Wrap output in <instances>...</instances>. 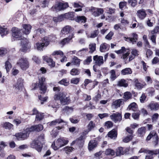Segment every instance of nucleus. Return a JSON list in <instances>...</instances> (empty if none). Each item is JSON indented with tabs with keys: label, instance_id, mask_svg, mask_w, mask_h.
<instances>
[{
	"label": "nucleus",
	"instance_id": "20",
	"mask_svg": "<svg viewBox=\"0 0 159 159\" xmlns=\"http://www.w3.org/2000/svg\"><path fill=\"white\" fill-rule=\"evenodd\" d=\"M66 96V93L63 92H60L57 94H55L54 96V99L55 100H59L61 101Z\"/></svg>",
	"mask_w": 159,
	"mask_h": 159
},
{
	"label": "nucleus",
	"instance_id": "56",
	"mask_svg": "<svg viewBox=\"0 0 159 159\" xmlns=\"http://www.w3.org/2000/svg\"><path fill=\"white\" fill-rule=\"evenodd\" d=\"M103 152L102 151H100L96 153L95 154V157L97 159H100L102 157V153Z\"/></svg>",
	"mask_w": 159,
	"mask_h": 159
},
{
	"label": "nucleus",
	"instance_id": "53",
	"mask_svg": "<svg viewBox=\"0 0 159 159\" xmlns=\"http://www.w3.org/2000/svg\"><path fill=\"white\" fill-rule=\"evenodd\" d=\"M89 49H90L89 52L93 53L96 49V44L95 43H93L89 45Z\"/></svg>",
	"mask_w": 159,
	"mask_h": 159
},
{
	"label": "nucleus",
	"instance_id": "26",
	"mask_svg": "<svg viewBox=\"0 0 159 159\" xmlns=\"http://www.w3.org/2000/svg\"><path fill=\"white\" fill-rule=\"evenodd\" d=\"M128 84L127 81L124 79L119 80L117 82V85L120 87H126L128 86Z\"/></svg>",
	"mask_w": 159,
	"mask_h": 159
},
{
	"label": "nucleus",
	"instance_id": "42",
	"mask_svg": "<svg viewBox=\"0 0 159 159\" xmlns=\"http://www.w3.org/2000/svg\"><path fill=\"white\" fill-rule=\"evenodd\" d=\"M156 33H152V30L151 31L150 39L154 45H156Z\"/></svg>",
	"mask_w": 159,
	"mask_h": 159
},
{
	"label": "nucleus",
	"instance_id": "60",
	"mask_svg": "<svg viewBox=\"0 0 159 159\" xmlns=\"http://www.w3.org/2000/svg\"><path fill=\"white\" fill-rule=\"evenodd\" d=\"M133 138L132 135H129L125 137L123 139V141L125 143H128L129 141Z\"/></svg>",
	"mask_w": 159,
	"mask_h": 159
},
{
	"label": "nucleus",
	"instance_id": "14",
	"mask_svg": "<svg viewBox=\"0 0 159 159\" xmlns=\"http://www.w3.org/2000/svg\"><path fill=\"white\" fill-rule=\"evenodd\" d=\"M111 119L115 122L120 121L122 119V116L119 113L113 114L110 116Z\"/></svg>",
	"mask_w": 159,
	"mask_h": 159
},
{
	"label": "nucleus",
	"instance_id": "48",
	"mask_svg": "<svg viewBox=\"0 0 159 159\" xmlns=\"http://www.w3.org/2000/svg\"><path fill=\"white\" fill-rule=\"evenodd\" d=\"M110 73L111 80L112 81L114 80L116 78L115 71L114 70H112L110 71Z\"/></svg>",
	"mask_w": 159,
	"mask_h": 159
},
{
	"label": "nucleus",
	"instance_id": "9",
	"mask_svg": "<svg viewBox=\"0 0 159 159\" xmlns=\"http://www.w3.org/2000/svg\"><path fill=\"white\" fill-rule=\"evenodd\" d=\"M92 14L94 16H98L104 12L102 8L92 7L90 10Z\"/></svg>",
	"mask_w": 159,
	"mask_h": 159
},
{
	"label": "nucleus",
	"instance_id": "23",
	"mask_svg": "<svg viewBox=\"0 0 159 159\" xmlns=\"http://www.w3.org/2000/svg\"><path fill=\"white\" fill-rule=\"evenodd\" d=\"M110 46L108 44L104 43L102 44L100 47V50L101 52H104L108 51L109 48Z\"/></svg>",
	"mask_w": 159,
	"mask_h": 159
},
{
	"label": "nucleus",
	"instance_id": "34",
	"mask_svg": "<svg viewBox=\"0 0 159 159\" xmlns=\"http://www.w3.org/2000/svg\"><path fill=\"white\" fill-rule=\"evenodd\" d=\"M99 33V32L98 30H95L91 32L90 34V36L88 35L87 33H86V34L87 35V37L88 38H94L98 36Z\"/></svg>",
	"mask_w": 159,
	"mask_h": 159
},
{
	"label": "nucleus",
	"instance_id": "10",
	"mask_svg": "<svg viewBox=\"0 0 159 159\" xmlns=\"http://www.w3.org/2000/svg\"><path fill=\"white\" fill-rule=\"evenodd\" d=\"M93 60L95 62L96 65L99 66L103 64L104 61L102 56H98L97 55L93 57Z\"/></svg>",
	"mask_w": 159,
	"mask_h": 159
},
{
	"label": "nucleus",
	"instance_id": "52",
	"mask_svg": "<svg viewBox=\"0 0 159 159\" xmlns=\"http://www.w3.org/2000/svg\"><path fill=\"white\" fill-rule=\"evenodd\" d=\"M44 118L43 114L39 113L38 115L36 116L35 120L37 121H40L42 120Z\"/></svg>",
	"mask_w": 159,
	"mask_h": 159
},
{
	"label": "nucleus",
	"instance_id": "54",
	"mask_svg": "<svg viewBox=\"0 0 159 159\" xmlns=\"http://www.w3.org/2000/svg\"><path fill=\"white\" fill-rule=\"evenodd\" d=\"M80 72L79 70L77 69H73L70 71V74L73 75H78L80 74Z\"/></svg>",
	"mask_w": 159,
	"mask_h": 159
},
{
	"label": "nucleus",
	"instance_id": "16",
	"mask_svg": "<svg viewBox=\"0 0 159 159\" xmlns=\"http://www.w3.org/2000/svg\"><path fill=\"white\" fill-rule=\"evenodd\" d=\"M24 80L21 78H19L16 83L14 85L15 89L19 90L23 86Z\"/></svg>",
	"mask_w": 159,
	"mask_h": 159
},
{
	"label": "nucleus",
	"instance_id": "35",
	"mask_svg": "<svg viewBox=\"0 0 159 159\" xmlns=\"http://www.w3.org/2000/svg\"><path fill=\"white\" fill-rule=\"evenodd\" d=\"M64 16V14L59 16L57 17H54L53 20L55 22L61 21L65 19Z\"/></svg>",
	"mask_w": 159,
	"mask_h": 159
},
{
	"label": "nucleus",
	"instance_id": "11",
	"mask_svg": "<svg viewBox=\"0 0 159 159\" xmlns=\"http://www.w3.org/2000/svg\"><path fill=\"white\" fill-rule=\"evenodd\" d=\"M21 44L22 46L20 50L23 52L26 51L28 49V40L25 38H21Z\"/></svg>",
	"mask_w": 159,
	"mask_h": 159
},
{
	"label": "nucleus",
	"instance_id": "64",
	"mask_svg": "<svg viewBox=\"0 0 159 159\" xmlns=\"http://www.w3.org/2000/svg\"><path fill=\"white\" fill-rule=\"evenodd\" d=\"M105 126L107 128L111 127L113 126V123L111 121H108L105 123Z\"/></svg>",
	"mask_w": 159,
	"mask_h": 159
},
{
	"label": "nucleus",
	"instance_id": "15",
	"mask_svg": "<svg viewBox=\"0 0 159 159\" xmlns=\"http://www.w3.org/2000/svg\"><path fill=\"white\" fill-rule=\"evenodd\" d=\"M133 38H130L128 37H125V39L126 41L129 42H131L133 44H134L138 40V35L135 33L132 34Z\"/></svg>",
	"mask_w": 159,
	"mask_h": 159
},
{
	"label": "nucleus",
	"instance_id": "31",
	"mask_svg": "<svg viewBox=\"0 0 159 159\" xmlns=\"http://www.w3.org/2000/svg\"><path fill=\"white\" fill-rule=\"evenodd\" d=\"M138 107L137 104L134 102L131 103L129 105L127 108L129 110H132L133 111H136Z\"/></svg>",
	"mask_w": 159,
	"mask_h": 159
},
{
	"label": "nucleus",
	"instance_id": "3",
	"mask_svg": "<svg viewBox=\"0 0 159 159\" xmlns=\"http://www.w3.org/2000/svg\"><path fill=\"white\" fill-rule=\"evenodd\" d=\"M138 55V51L136 49H133L131 52V54L128 52H126L123 55L122 58L125 60V61H127L125 63H127L132 60L135 56H137Z\"/></svg>",
	"mask_w": 159,
	"mask_h": 159
},
{
	"label": "nucleus",
	"instance_id": "40",
	"mask_svg": "<svg viewBox=\"0 0 159 159\" xmlns=\"http://www.w3.org/2000/svg\"><path fill=\"white\" fill-rule=\"evenodd\" d=\"M125 152L123 150V148L122 147L118 148L116 149V156H120L123 155Z\"/></svg>",
	"mask_w": 159,
	"mask_h": 159
},
{
	"label": "nucleus",
	"instance_id": "43",
	"mask_svg": "<svg viewBox=\"0 0 159 159\" xmlns=\"http://www.w3.org/2000/svg\"><path fill=\"white\" fill-rule=\"evenodd\" d=\"M76 21L79 23L85 22L86 21V18L84 16H78L76 19Z\"/></svg>",
	"mask_w": 159,
	"mask_h": 159
},
{
	"label": "nucleus",
	"instance_id": "27",
	"mask_svg": "<svg viewBox=\"0 0 159 159\" xmlns=\"http://www.w3.org/2000/svg\"><path fill=\"white\" fill-rule=\"evenodd\" d=\"M97 145V143L96 141L94 140H91L89 143L88 149L89 151H91L96 147Z\"/></svg>",
	"mask_w": 159,
	"mask_h": 159
},
{
	"label": "nucleus",
	"instance_id": "7",
	"mask_svg": "<svg viewBox=\"0 0 159 159\" xmlns=\"http://www.w3.org/2000/svg\"><path fill=\"white\" fill-rule=\"evenodd\" d=\"M41 43H37L36 44L37 49L39 50H43L44 47H46L49 43V40L47 37H45L42 40Z\"/></svg>",
	"mask_w": 159,
	"mask_h": 159
},
{
	"label": "nucleus",
	"instance_id": "51",
	"mask_svg": "<svg viewBox=\"0 0 159 159\" xmlns=\"http://www.w3.org/2000/svg\"><path fill=\"white\" fill-rule=\"evenodd\" d=\"M105 154L106 155H111L113 156L115 155V152L114 151L110 148L107 149L105 151Z\"/></svg>",
	"mask_w": 159,
	"mask_h": 159
},
{
	"label": "nucleus",
	"instance_id": "13",
	"mask_svg": "<svg viewBox=\"0 0 159 159\" xmlns=\"http://www.w3.org/2000/svg\"><path fill=\"white\" fill-rule=\"evenodd\" d=\"M136 14L138 17L141 20H143L147 15L145 10L143 9H141L138 10Z\"/></svg>",
	"mask_w": 159,
	"mask_h": 159
},
{
	"label": "nucleus",
	"instance_id": "44",
	"mask_svg": "<svg viewBox=\"0 0 159 159\" xmlns=\"http://www.w3.org/2000/svg\"><path fill=\"white\" fill-rule=\"evenodd\" d=\"M131 93L129 92H126L124 93L123 98L127 101L131 98L132 97Z\"/></svg>",
	"mask_w": 159,
	"mask_h": 159
},
{
	"label": "nucleus",
	"instance_id": "30",
	"mask_svg": "<svg viewBox=\"0 0 159 159\" xmlns=\"http://www.w3.org/2000/svg\"><path fill=\"white\" fill-rule=\"evenodd\" d=\"M2 127L6 129L10 130L13 129V125L9 122H5L2 124Z\"/></svg>",
	"mask_w": 159,
	"mask_h": 159
},
{
	"label": "nucleus",
	"instance_id": "57",
	"mask_svg": "<svg viewBox=\"0 0 159 159\" xmlns=\"http://www.w3.org/2000/svg\"><path fill=\"white\" fill-rule=\"evenodd\" d=\"M128 3L132 7H135L137 4L136 0H128Z\"/></svg>",
	"mask_w": 159,
	"mask_h": 159
},
{
	"label": "nucleus",
	"instance_id": "63",
	"mask_svg": "<svg viewBox=\"0 0 159 159\" xmlns=\"http://www.w3.org/2000/svg\"><path fill=\"white\" fill-rule=\"evenodd\" d=\"M125 52L126 49L124 47H122L120 49L115 51L118 54L123 53Z\"/></svg>",
	"mask_w": 159,
	"mask_h": 159
},
{
	"label": "nucleus",
	"instance_id": "55",
	"mask_svg": "<svg viewBox=\"0 0 159 159\" xmlns=\"http://www.w3.org/2000/svg\"><path fill=\"white\" fill-rule=\"evenodd\" d=\"M92 61L91 56L88 57L84 61V65H88Z\"/></svg>",
	"mask_w": 159,
	"mask_h": 159
},
{
	"label": "nucleus",
	"instance_id": "61",
	"mask_svg": "<svg viewBox=\"0 0 159 159\" xmlns=\"http://www.w3.org/2000/svg\"><path fill=\"white\" fill-rule=\"evenodd\" d=\"M114 34V33L110 31L105 37V38L108 40H110L112 39V37Z\"/></svg>",
	"mask_w": 159,
	"mask_h": 159
},
{
	"label": "nucleus",
	"instance_id": "41",
	"mask_svg": "<svg viewBox=\"0 0 159 159\" xmlns=\"http://www.w3.org/2000/svg\"><path fill=\"white\" fill-rule=\"evenodd\" d=\"M117 135V132L116 130H112V131L109 132L108 134V136L111 139L115 138L116 137Z\"/></svg>",
	"mask_w": 159,
	"mask_h": 159
},
{
	"label": "nucleus",
	"instance_id": "18",
	"mask_svg": "<svg viewBox=\"0 0 159 159\" xmlns=\"http://www.w3.org/2000/svg\"><path fill=\"white\" fill-rule=\"evenodd\" d=\"M29 129L30 132L33 131H39L43 130V126L41 124L35 125L32 126L30 128H29Z\"/></svg>",
	"mask_w": 159,
	"mask_h": 159
},
{
	"label": "nucleus",
	"instance_id": "62",
	"mask_svg": "<svg viewBox=\"0 0 159 159\" xmlns=\"http://www.w3.org/2000/svg\"><path fill=\"white\" fill-rule=\"evenodd\" d=\"M80 80L78 78H73L71 79L70 83L71 84H77L79 82Z\"/></svg>",
	"mask_w": 159,
	"mask_h": 159
},
{
	"label": "nucleus",
	"instance_id": "46",
	"mask_svg": "<svg viewBox=\"0 0 159 159\" xmlns=\"http://www.w3.org/2000/svg\"><path fill=\"white\" fill-rule=\"evenodd\" d=\"M63 150L66 154H69L74 150V148L72 147L67 146L65 147Z\"/></svg>",
	"mask_w": 159,
	"mask_h": 159
},
{
	"label": "nucleus",
	"instance_id": "22",
	"mask_svg": "<svg viewBox=\"0 0 159 159\" xmlns=\"http://www.w3.org/2000/svg\"><path fill=\"white\" fill-rule=\"evenodd\" d=\"M147 155L146 156L145 159H152L153 158V156L154 155H157L158 154L157 151H152L150 150H148L147 151Z\"/></svg>",
	"mask_w": 159,
	"mask_h": 159
},
{
	"label": "nucleus",
	"instance_id": "8",
	"mask_svg": "<svg viewBox=\"0 0 159 159\" xmlns=\"http://www.w3.org/2000/svg\"><path fill=\"white\" fill-rule=\"evenodd\" d=\"M45 78L44 77L39 79V87L41 93H44L47 90V88L45 84Z\"/></svg>",
	"mask_w": 159,
	"mask_h": 159
},
{
	"label": "nucleus",
	"instance_id": "21",
	"mask_svg": "<svg viewBox=\"0 0 159 159\" xmlns=\"http://www.w3.org/2000/svg\"><path fill=\"white\" fill-rule=\"evenodd\" d=\"M74 34L73 33L71 34L68 37L63 39L61 42V44L63 45H64L65 44L68 43L71 39L74 38Z\"/></svg>",
	"mask_w": 159,
	"mask_h": 159
},
{
	"label": "nucleus",
	"instance_id": "36",
	"mask_svg": "<svg viewBox=\"0 0 159 159\" xmlns=\"http://www.w3.org/2000/svg\"><path fill=\"white\" fill-rule=\"evenodd\" d=\"M146 132V128L145 127H141L138 129V133L139 136H143Z\"/></svg>",
	"mask_w": 159,
	"mask_h": 159
},
{
	"label": "nucleus",
	"instance_id": "59",
	"mask_svg": "<svg viewBox=\"0 0 159 159\" xmlns=\"http://www.w3.org/2000/svg\"><path fill=\"white\" fill-rule=\"evenodd\" d=\"M59 83L65 86L68 85L69 84V82L67 81L66 79H63L59 82Z\"/></svg>",
	"mask_w": 159,
	"mask_h": 159
},
{
	"label": "nucleus",
	"instance_id": "1",
	"mask_svg": "<svg viewBox=\"0 0 159 159\" xmlns=\"http://www.w3.org/2000/svg\"><path fill=\"white\" fill-rule=\"evenodd\" d=\"M69 140L66 138H60L56 141V143L57 146H55V143H53L52 144V147L54 150H57L59 148L67 144Z\"/></svg>",
	"mask_w": 159,
	"mask_h": 159
},
{
	"label": "nucleus",
	"instance_id": "45",
	"mask_svg": "<svg viewBox=\"0 0 159 159\" xmlns=\"http://www.w3.org/2000/svg\"><path fill=\"white\" fill-rule=\"evenodd\" d=\"M61 104L63 105L67 104L70 102V98L69 97L66 96L60 101Z\"/></svg>",
	"mask_w": 159,
	"mask_h": 159
},
{
	"label": "nucleus",
	"instance_id": "12",
	"mask_svg": "<svg viewBox=\"0 0 159 159\" xmlns=\"http://www.w3.org/2000/svg\"><path fill=\"white\" fill-rule=\"evenodd\" d=\"M12 35L15 38L18 39V40H20L22 38L21 37V34L20 30H19L17 28H13L12 29Z\"/></svg>",
	"mask_w": 159,
	"mask_h": 159
},
{
	"label": "nucleus",
	"instance_id": "2",
	"mask_svg": "<svg viewBox=\"0 0 159 159\" xmlns=\"http://www.w3.org/2000/svg\"><path fill=\"white\" fill-rule=\"evenodd\" d=\"M44 138V135L42 134L39 136L38 140L33 141L30 144V147L32 148H35L38 152H40L42 148V144L40 141H43Z\"/></svg>",
	"mask_w": 159,
	"mask_h": 159
},
{
	"label": "nucleus",
	"instance_id": "33",
	"mask_svg": "<svg viewBox=\"0 0 159 159\" xmlns=\"http://www.w3.org/2000/svg\"><path fill=\"white\" fill-rule=\"evenodd\" d=\"M132 71L129 68H127L124 69L121 71V74L123 75H129L132 74Z\"/></svg>",
	"mask_w": 159,
	"mask_h": 159
},
{
	"label": "nucleus",
	"instance_id": "17",
	"mask_svg": "<svg viewBox=\"0 0 159 159\" xmlns=\"http://www.w3.org/2000/svg\"><path fill=\"white\" fill-rule=\"evenodd\" d=\"M148 108L151 110L156 111L157 110L159 107V104L157 102H151L147 106Z\"/></svg>",
	"mask_w": 159,
	"mask_h": 159
},
{
	"label": "nucleus",
	"instance_id": "50",
	"mask_svg": "<svg viewBox=\"0 0 159 159\" xmlns=\"http://www.w3.org/2000/svg\"><path fill=\"white\" fill-rule=\"evenodd\" d=\"M5 66L7 72H8L12 67V65L8 61H7L5 62Z\"/></svg>",
	"mask_w": 159,
	"mask_h": 159
},
{
	"label": "nucleus",
	"instance_id": "25",
	"mask_svg": "<svg viewBox=\"0 0 159 159\" xmlns=\"http://www.w3.org/2000/svg\"><path fill=\"white\" fill-rule=\"evenodd\" d=\"M134 81L135 83V86L138 89H141L146 85V84L145 83H141L139 82L137 79H134Z\"/></svg>",
	"mask_w": 159,
	"mask_h": 159
},
{
	"label": "nucleus",
	"instance_id": "58",
	"mask_svg": "<svg viewBox=\"0 0 159 159\" xmlns=\"http://www.w3.org/2000/svg\"><path fill=\"white\" fill-rule=\"evenodd\" d=\"M52 55L54 56L59 55L61 56H62L63 55V53L61 51H56L53 52L52 54Z\"/></svg>",
	"mask_w": 159,
	"mask_h": 159
},
{
	"label": "nucleus",
	"instance_id": "5",
	"mask_svg": "<svg viewBox=\"0 0 159 159\" xmlns=\"http://www.w3.org/2000/svg\"><path fill=\"white\" fill-rule=\"evenodd\" d=\"M68 7L67 3H63L62 2H58L52 7L51 10L52 11H58L63 10Z\"/></svg>",
	"mask_w": 159,
	"mask_h": 159
},
{
	"label": "nucleus",
	"instance_id": "32",
	"mask_svg": "<svg viewBox=\"0 0 159 159\" xmlns=\"http://www.w3.org/2000/svg\"><path fill=\"white\" fill-rule=\"evenodd\" d=\"M72 30L70 26L67 25L64 27L61 30V32L64 34H66L70 33Z\"/></svg>",
	"mask_w": 159,
	"mask_h": 159
},
{
	"label": "nucleus",
	"instance_id": "24",
	"mask_svg": "<svg viewBox=\"0 0 159 159\" xmlns=\"http://www.w3.org/2000/svg\"><path fill=\"white\" fill-rule=\"evenodd\" d=\"M62 123H66V122L61 119H57L52 121L48 123L50 126H54Z\"/></svg>",
	"mask_w": 159,
	"mask_h": 159
},
{
	"label": "nucleus",
	"instance_id": "29",
	"mask_svg": "<svg viewBox=\"0 0 159 159\" xmlns=\"http://www.w3.org/2000/svg\"><path fill=\"white\" fill-rule=\"evenodd\" d=\"M81 60L76 57H74L72 58L71 63L73 65L79 66L80 64Z\"/></svg>",
	"mask_w": 159,
	"mask_h": 159
},
{
	"label": "nucleus",
	"instance_id": "19",
	"mask_svg": "<svg viewBox=\"0 0 159 159\" xmlns=\"http://www.w3.org/2000/svg\"><path fill=\"white\" fill-rule=\"evenodd\" d=\"M149 134L152 137V139H153L154 144L155 146H156L158 144L159 140L157 134L154 131H151Z\"/></svg>",
	"mask_w": 159,
	"mask_h": 159
},
{
	"label": "nucleus",
	"instance_id": "6",
	"mask_svg": "<svg viewBox=\"0 0 159 159\" xmlns=\"http://www.w3.org/2000/svg\"><path fill=\"white\" fill-rule=\"evenodd\" d=\"M17 64L23 70H25L29 67V62L26 58H21L19 59L17 62Z\"/></svg>",
	"mask_w": 159,
	"mask_h": 159
},
{
	"label": "nucleus",
	"instance_id": "28",
	"mask_svg": "<svg viewBox=\"0 0 159 159\" xmlns=\"http://www.w3.org/2000/svg\"><path fill=\"white\" fill-rule=\"evenodd\" d=\"M23 27L24 30L23 31V33L25 34H29L31 29V26L29 25L24 24Z\"/></svg>",
	"mask_w": 159,
	"mask_h": 159
},
{
	"label": "nucleus",
	"instance_id": "37",
	"mask_svg": "<svg viewBox=\"0 0 159 159\" xmlns=\"http://www.w3.org/2000/svg\"><path fill=\"white\" fill-rule=\"evenodd\" d=\"M8 33V30L7 28H3L0 25V34L2 36L5 35Z\"/></svg>",
	"mask_w": 159,
	"mask_h": 159
},
{
	"label": "nucleus",
	"instance_id": "47",
	"mask_svg": "<svg viewBox=\"0 0 159 159\" xmlns=\"http://www.w3.org/2000/svg\"><path fill=\"white\" fill-rule=\"evenodd\" d=\"M95 126V124L92 121H91L88 125V130L89 131H90Z\"/></svg>",
	"mask_w": 159,
	"mask_h": 159
},
{
	"label": "nucleus",
	"instance_id": "49",
	"mask_svg": "<svg viewBox=\"0 0 159 159\" xmlns=\"http://www.w3.org/2000/svg\"><path fill=\"white\" fill-rule=\"evenodd\" d=\"M74 108L73 107H69L68 106H66L64 107L63 110L66 113H69L73 111Z\"/></svg>",
	"mask_w": 159,
	"mask_h": 159
},
{
	"label": "nucleus",
	"instance_id": "39",
	"mask_svg": "<svg viewBox=\"0 0 159 159\" xmlns=\"http://www.w3.org/2000/svg\"><path fill=\"white\" fill-rule=\"evenodd\" d=\"M123 100L122 99L116 100L113 102L112 105L116 107H119L122 103Z\"/></svg>",
	"mask_w": 159,
	"mask_h": 159
},
{
	"label": "nucleus",
	"instance_id": "4",
	"mask_svg": "<svg viewBox=\"0 0 159 159\" xmlns=\"http://www.w3.org/2000/svg\"><path fill=\"white\" fill-rule=\"evenodd\" d=\"M30 132V131L29 128H27L21 132L16 133L15 136L18 140H24L26 139L29 136Z\"/></svg>",
	"mask_w": 159,
	"mask_h": 159
},
{
	"label": "nucleus",
	"instance_id": "38",
	"mask_svg": "<svg viewBox=\"0 0 159 159\" xmlns=\"http://www.w3.org/2000/svg\"><path fill=\"white\" fill-rule=\"evenodd\" d=\"M65 19L73 20L74 19V15L73 12H69L64 14Z\"/></svg>",
	"mask_w": 159,
	"mask_h": 159
}]
</instances>
